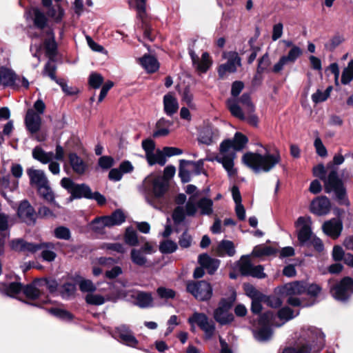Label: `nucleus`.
Wrapping results in <instances>:
<instances>
[{
	"label": "nucleus",
	"mask_w": 353,
	"mask_h": 353,
	"mask_svg": "<svg viewBox=\"0 0 353 353\" xmlns=\"http://www.w3.org/2000/svg\"><path fill=\"white\" fill-rule=\"evenodd\" d=\"M248 138L241 132H236L233 139L223 141L219 146V153L208 161H216L221 163L229 177H235L237 170L234 168L236 152L241 150L248 143Z\"/></svg>",
	"instance_id": "1"
},
{
	"label": "nucleus",
	"mask_w": 353,
	"mask_h": 353,
	"mask_svg": "<svg viewBox=\"0 0 353 353\" xmlns=\"http://www.w3.org/2000/svg\"><path fill=\"white\" fill-rule=\"evenodd\" d=\"M325 335L321 330L312 326L301 329L298 342L292 347L285 348L283 353H316L323 347Z\"/></svg>",
	"instance_id": "2"
},
{
	"label": "nucleus",
	"mask_w": 353,
	"mask_h": 353,
	"mask_svg": "<svg viewBox=\"0 0 353 353\" xmlns=\"http://www.w3.org/2000/svg\"><path fill=\"white\" fill-rule=\"evenodd\" d=\"M264 154L258 152H248L242 157V162L250 168L254 173L269 172L281 161L280 151L275 148L270 153L265 148Z\"/></svg>",
	"instance_id": "3"
},
{
	"label": "nucleus",
	"mask_w": 353,
	"mask_h": 353,
	"mask_svg": "<svg viewBox=\"0 0 353 353\" xmlns=\"http://www.w3.org/2000/svg\"><path fill=\"white\" fill-rule=\"evenodd\" d=\"M167 189V182L163 178L153 175L148 176L139 187V191L150 205H153V199H161Z\"/></svg>",
	"instance_id": "4"
},
{
	"label": "nucleus",
	"mask_w": 353,
	"mask_h": 353,
	"mask_svg": "<svg viewBox=\"0 0 353 353\" xmlns=\"http://www.w3.org/2000/svg\"><path fill=\"white\" fill-rule=\"evenodd\" d=\"M191 326V330L194 331L195 325H197L205 334L207 339H210L215 332V325L204 313L194 312L188 319Z\"/></svg>",
	"instance_id": "5"
},
{
	"label": "nucleus",
	"mask_w": 353,
	"mask_h": 353,
	"mask_svg": "<svg viewBox=\"0 0 353 353\" xmlns=\"http://www.w3.org/2000/svg\"><path fill=\"white\" fill-rule=\"evenodd\" d=\"M306 291V283L302 281H295L287 283L279 289V292L282 294L289 296L288 303L293 306H307V305L303 303L301 300L296 297V295L304 294Z\"/></svg>",
	"instance_id": "6"
},
{
	"label": "nucleus",
	"mask_w": 353,
	"mask_h": 353,
	"mask_svg": "<svg viewBox=\"0 0 353 353\" xmlns=\"http://www.w3.org/2000/svg\"><path fill=\"white\" fill-rule=\"evenodd\" d=\"M186 290L196 299L201 301H208L212 296V288L205 281H190L187 283Z\"/></svg>",
	"instance_id": "7"
},
{
	"label": "nucleus",
	"mask_w": 353,
	"mask_h": 353,
	"mask_svg": "<svg viewBox=\"0 0 353 353\" xmlns=\"http://www.w3.org/2000/svg\"><path fill=\"white\" fill-rule=\"evenodd\" d=\"M222 57L227 61L218 68L217 72L221 79H223L228 73L236 72L237 68L241 65V59L235 51L223 52Z\"/></svg>",
	"instance_id": "8"
},
{
	"label": "nucleus",
	"mask_w": 353,
	"mask_h": 353,
	"mask_svg": "<svg viewBox=\"0 0 353 353\" xmlns=\"http://www.w3.org/2000/svg\"><path fill=\"white\" fill-rule=\"evenodd\" d=\"M312 220L308 216H300L295 223L298 240L301 245H307L314 236L312 232Z\"/></svg>",
	"instance_id": "9"
},
{
	"label": "nucleus",
	"mask_w": 353,
	"mask_h": 353,
	"mask_svg": "<svg viewBox=\"0 0 353 353\" xmlns=\"http://www.w3.org/2000/svg\"><path fill=\"white\" fill-rule=\"evenodd\" d=\"M273 318L274 314L271 312H267L260 316L259 321L260 327L254 332V336L256 340L266 341L271 338L272 332L270 325L273 324Z\"/></svg>",
	"instance_id": "10"
},
{
	"label": "nucleus",
	"mask_w": 353,
	"mask_h": 353,
	"mask_svg": "<svg viewBox=\"0 0 353 353\" xmlns=\"http://www.w3.org/2000/svg\"><path fill=\"white\" fill-rule=\"evenodd\" d=\"M61 186L71 194L73 198L90 197V188L85 184L74 183L70 178L64 177L61 181Z\"/></svg>",
	"instance_id": "11"
},
{
	"label": "nucleus",
	"mask_w": 353,
	"mask_h": 353,
	"mask_svg": "<svg viewBox=\"0 0 353 353\" xmlns=\"http://www.w3.org/2000/svg\"><path fill=\"white\" fill-rule=\"evenodd\" d=\"M125 215L123 212L117 210L110 216H101L95 219L92 221L95 230H102L104 227H112L119 225L125 221Z\"/></svg>",
	"instance_id": "12"
},
{
	"label": "nucleus",
	"mask_w": 353,
	"mask_h": 353,
	"mask_svg": "<svg viewBox=\"0 0 353 353\" xmlns=\"http://www.w3.org/2000/svg\"><path fill=\"white\" fill-rule=\"evenodd\" d=\"M154 252H155L154 245L150 242H146L140 249H132L130 259L132 262L136 265L140 267L147 266L148 259L146 255L152 254Z\"/></svg>",
	"instance_id": "13"
},
{
	"label": "nucleus",
	"mask_w": 353,
	"mask_h": 353,
	"mask_svg": "<svg viewBox=\"0 0 353 353\" xmlns=\"http://www.w3.org/2000/svg\"><path fill=\"white\" fill-rule=\"evenodd\" d=\"M331 292L335 299L345 301L348 299L353 293V280L350 277H345L331 288Z\"/></svg>",
	"instance_id": "14"
},
{
	"label": "nucleus",
	"mask_w": 353,
	"mask_h": 353,
	"mask_svg": "<svg viewBox=\"0 0 353 353\" xmlns=\"http://www.w3.org/2000/svg\"><path fill=\"white\" fill-rule=\"evenodd\" d=\"M263 267L261 265H254L250 262L248 256H242L239 262V271L242 275L251 276L258 279H263L266 276Z\"/></svg>",
	"instance_id": "15"
},
{
	"label": "nucleus",
	"mask_w": 353,
	"mask_h": 353,
	"mask_svg": "<svg viewBox=\"0 0 353 353\" xmlns=\"http://www.w3.org/2000/svg\"><path fill=\"white\" fill-rule=\"evenodd\" d=\"M227 105L230 110L231 114L242 121H246L248 123L252 125L256 126L258 123V117L252 112H245V115L242 109L239 105L237 101L234 99H228L227 101Z\"/></svg>",
	"instance_id": "16"
},
{
	"label": "nucleus",
	"mask_w": 353,
	"mask_h": 353,
	"mask_svg": "<svg viewBox=\"0 0 353 353\" xmlns=\"http://www.w3.org/2000/svg\"><path fill=\"white\" fill-rule=\"evenodd\" d=\"M189 54L193 66L199 72L205 73L212 66V60L208 52H203L201 57H199L193 50H190Z\"/></svg>",
	"instance_id": "17"
},
{
	"label": "nucleus",
	"mask_w": 353,
	"mask_h": 353,
	"mask_svg": "<svg viewBox=\"0 0 353 353\" xmlns=\"http://www.w3.org/2000/svg\"><path fill=\"white\" fill-rule=\"evenodd\" d=\"M10 247L14 251L23 252L26 254H33L41 248L40 243H28L22 239L12 240L10 242Z\"/></svg>",
	"instance_id": "18"
},
{
	"label": "nucleus",
	"mask_w": 353,
	"mask_h": 353,
	"mask_svg": "<svg viewBox=\"0 0 353 353\" xmlns=\"http://www.w3.org/2000/svg\"><path fill=\"white\" fill-rule=\"evenodd\" d=\"M331 208L330 200L326 196H320L314 199L310 205V211L318 216L325 215Z\"/></svg>",
	"instance_id": "19"
},
{
	"label": "nucleus",
	"mask_w": 353,
	"mask_h": 353,
	"mask_svg": "<svg viewBox=\"0 0 353 353\" xmlns=\"http://www.w3.org/2000/svg\"><path fill=\"white\" fill-rule=\"evenodd\" d=\"M230 306L225 301H221L218 308L214 310V318L220 324L225 325L233 320L232 314L228 311Z\"/></svg>",
	"instance_id": "20"
},
{
	"label": "nucleus",
	"mask_w": 353,
	"mask_h": 353,
	"mask_svg": "<svg viewBox=\"0 0 353 353\" xmlns=\"http://www.w3.org/2000/svg\"><path fill=\"white\" fill-rule=\"evenodd\" d=\"M322 228L325 234L333 239H337L341 233L343 224L339 219L334 218L325 222Z\"/></svg>",
	"instance_id": "21"
},
{
	"label": "nucleus",
	"mask_w": 353,
	"mask_h": 353,
	"mask_svg": "<svg viewBox=\"0 0 353 353\" xmlns=\"http://www.w3.org/2000/svg\"><path fill=\"white\" fill-rule=\"evenodd\" d=\"M25 123L29 132L32 134L36 133L41 128V116L39 114H37L34 110L29 109L26 112Z\"/></svg>",
	"instance_id": "22"
},
{
	"label": "nucleus",
	"mask_w": 353,
	"mask_h": 353,
	"mask_svg": "<svg viewBox=\"0 0 353 353\" xmlns=\"http://www.w3.org/2000/svg\"><path fill=\"white\" fill-rule=\"evenodd\" d=\"M42 37L44 38V46L46 54L50 58H52L56 54L57 48L52 29L51 28H48L42 34Z\"/></svg>",
	"instance_id": "23"
},
{
	"label": "nucleus",
	"mask_w": 353,
	"mask_h": 353,
	"mask_svg": "<svg viewBox=\"0 0 353 353\" xmlns=\"http://www.w3.org/2000/svg\"><path fill=\"white\" fill-rule=\"evenodd\" d=\"M34 209L27 201H23L20 203L17 211L19 217L23 222H26L28 224L34 222Z\"/></svg>",
	"instance_id": "24"
},
{
	"label": "nucleus",
	"mask_w": 353,
	"mask_h": 353,
	"mask_svg": "<svg viewBox=\"0 0 353 353\" xmlns=\"http://www.w3.org/2000/svg\"><path fill=\"white\" fill-rule=\"evenodd\" d=\"M0 77L1 85L4 87H18L17 81L20 80V77L16 76L11 70L3 68H0Z\"/></svg>",
	"instance_id": "25"
},
{
	"label": "nucleus",
	"mask_w": 353,
	"mask_h": 353,
	"mask_svg": "<svg viewBox=\"0 0 353 353\" xmlns=\"http://www.w3.org/2000/svg\"><path fill=\"white\" fill-rule=\"evenodd\" d=\"M190 165H194L195 168H199L203 166V161H199L197 162H193L187 160H180V165L179 168V175L183 183H188L190 181V172L187 169V167Z\"/></svg>",
	"instance_id": "26"
},
{
	"label": "nucleus",
	"mask_w": 353,
	"mask_h": 353,
	"mask_svg": "<svg viewBox=\"0 0 353 353\" xmlns=\"http://www.w3.org/2000/svg\"><path fill=\"white\" fill-rule=\"evenodd\" d=\"M27 174L30 178V184L36 185L37 188L43 185L48 182L43 170L29 168L27 170Z\"/></svg>",
	"instance_id": "27"
},
{
	"label": "nucleus",
	"mask_w": 353,
	"mask_h": 353,
	"mask_svg": "<svg viewBox=\"0 0 353 353\" xmlns=\"http://www.w3.org/2000/svg\"><path fill=\"white\" fill-rule=\"evenodd\" d=\"M325 190L327 193L343 186L341 180L339 178L337 171L332 170L327 178L324 179Z\"/></svg>",
	"instance_id": "28"
},
{
	"label": "nucleus",
	"mask_w": 353,
	"mask_h": 353,
	"mask_svg": "<svg viewBox=\"0 0 353 353\" xmlns=\"http://www.w3.org/2000/svg\"><path fill=\"white\" fill-rule=\"evenodd\" d=\"M215 252L219 256H233L236 253L235 246L232 241L222 240L215 249Z\"/></svg>",
	"instance_id": "29"
},
{
	"label": "nucleus",
	"mask_w": 353,
	"mask_h": 353,
	"mask_svg": "<svg viewBox=\"0 0 353 353\" xmlns=\"http://www.w3.org/2000/svg\"><path fill=\"white\" fill-rule=\"evenodd\" d=\"M70 165L72 170L78 174H83L88 168L86 163L76 153H70L68 155Z\"/></svg>",
	"instance_id": "30"
},
{
	"label": "nucleus",
	"mask_w": 353,
	"mask_h": 353,
	"mask_svg": "<svg viewBox=\"0 0 353 353\" xmlns=\"http://www.w3.org/2000/svg\"><path fill=\"white\" fill-rule=\"evenodd\" d=\"M199 263L210 274H214L219 266V261L210 257L207 254L199 256Z\"/></svg>",
	"instance_id": "31"
},
{
	"label": "nucleus",
	"mask_w": 353,
	"mask_h": 353,
	"mask_svg": "<svg viewBox=\"0 0 353 353\" xmlns=\"http://www.w3.org/2000/svg\"><path fill=\"white\" fill-rule=\"evenodd\" d=\"M218 137V131L210 125L202 128L199 135V141L205 145L211 144L214 139Z\"/></svg>",
	"instance_id": "32"
},
{
	"label": "nucleus",
	"mask_w": 353,
	"mask_h": 353,
	"mask_svg": "<svg viewBox=\"0 0 353 353\" xmlns=\"http://www.w3.org/2000/svg\"><path fill=\"white\" fill-rule=\"evenodd\" d=\"M164 111L168 116H172L179 109V103L176 98L168 93L163 97Z\"/></svg>",
	"instance_id": "33"
},
{
	"label": "nucleus",
	"mask_w": 353,
	"mask_h": 353,
	"mask_svg": "<svg viewBox=\"0 0 353 353\" xmlns=\"http://www.w3.org/2000/svg\"><path fill=\"white\" fill-rule=\"evenodd\" d=\"M85 301L87 303L90 305H103L106 301H113L115 302L117 301V298L111 296L110 294H106L105 296L94 294L93 292L88 293L85 296Z\"/></svg>",
	"instance_id": "34"
},
{
	"label": "nucleus",
	"mask_w": 353,
	"mask_h": 353,
	"mask_svg": "<svg viewBox=\"0 0 353 353\" xmlns=\"http://www.w3.org/2000/svg\"><path fill=\"white\" fill-rule=\"evenodd\" d=\"M117 332L119 334L121 340L128 345L135 346L138 341L132 335L131 331L125 325H121L117 329Z\"/></svg>",
	"instance_id": "35"
},
{
	"label": "nucleus",
	"mask_w": 353,
	"mask_h": 353,
	"mask_svg": "<svg viewBox=\"0 0 353 353\" xmlns=\"http://www.w3.org/2000/svg\"><path fill=\"white\" fill-rule=\"evenodd\" d=\"M134 303L141 308L150 307L153 305V297L151 293L138 292L134 296Z\"/></svg>",
	"instance_id": "36"
},
{
	"label": "nucleus",
	"mask_w": 353,
	"mask_h": 353,
	"mask_svg": "<svg viewBox=\"0 0 353 353\" xmlns=\"http://www.w3.org/2000/svg\"><path fill=\"white\" fill-rule=\"evenodd\" d=\"M41 250V257L43 261L48 262L53 261L57 257V254L54 252L55 245L54 243H40Z\"/></svg>",
	"instance_id": "37"
},
{
	"label": "nucleus",
	"mask_w": 353,
	"mask_h": 353,
	"mask_svg": "<svg viewBox=\"0 0 353 353\" xmlns=\"http://www.w3.org/2000/svg\"><path fill=\"white\" fill-rule=\"evenodd\" d=\"M34 24L36 28L42 30V34L47 30L48 19L44 12L38 8L33 9Z\"/></svg>",
	"instance_id": "38"
},
{
	"label": "nucleus",
	"mask_w": 353,
	"mask_h": 353,
	"mask_svg": "<svg viewBox=\"0 0 353 353\" xmlns=\"http://www.w3.org/2000/svg\"><path fill=\"white\" fill-rule=\"evenodd\" d=\"M139 63L148 72H154L159 68V64L156 58L150 55H144L139 59Z\"/></svg>",
	"instance_id": "39"
},
{
	"label": "nucleus",
	"mask_w": 353,
	"mask_h": 353,
	"mask_svg": "<svg viewBox=\"0 0 353 353\" xmlns=\"http://www.w3.org/2000/svg\"><path fill=\"white\" fill-rule=\"evenodd\" d=\"M23 290L20 283L12 282L9 284L1 283L0 285V291L10 296H15Z\"/></svg>",
	"instance_id": "40"
},
{
	"label": "nucleus",
	"mask_w": 353,
	"mask_h": 353,
	"mask_svg": "<svg viewBox=\"0 0 353 353\" xmlns=\"http://www.w3.org/2000/svg\"><path fill=\"white\" fill-rule=\"evenodd\" d=\"M33 158L43 164L50 163L54 159L53 152H46L40 147H36L32 151Z\"/></svg>",
	"instance_id": "41"
},
{
	"label": "nucleus",
	"mask_w": 353,
	"mask_h": 353,
	"mask_svg": "<svg viewBox=\"0 0 353 353\" xmlns=\"http://www.w3.org/2000/svg\"><path fill=\"white\" fill-rule=\"evenodd\" d=\"M145 158L150 165H153L156 163H158L160 165H164L166 163V159L164 156L163 150H154L151 154H148Z\"/></svg>",
	"instance_id": "42"
},
{
	"label": "nucleus",
	"mask_w": 353,
	"mask_h": 353,
	"mask_svg": "<svg viewBox=\"0 0 353 353\" xmlns=\"http://www.w3.org/2000/svg\"><path fill=\"white\" fill-rule=\"evenodd\" d=\"M46 12L56 23H59L64 16V10L59 4L46 10Z\"/></svg>",
	"instance_id": "43"
},
{
	"label": "nucleus",
	"mask_w": 353,
	"mask_h": 353,
	"mask_svg": "<svg viewBox=\"0 0 353 353\" xmlns=\"http://www.w3.org/2000/svg\"><path fill=\"white\" fill-rule=\"evenodd\" d=\"M197 207L202 215H210L213 212V201L210 199H201L197 203Z\"/></svg>",
	"instance_id": "44"
},
{
	"label": "nucleus",
	"mask_w": 353,
	"mask_h": 353,
	"mask_svg": "<svg viewBox=\"0 0 353 353\" xmlns=\"http://www.w3.org/2000/svg\"><path fill=\"white\" fill-rule=\"evenodd\" d=\"M275 253V250L271 246L261 245L255 246L252 252V255L261 257L263 256H270Z\"/></svg>",
	"instance_id": "45"
},
{
	"label": "nucleus",
	"mask_w": 353,
	"mask_h": 353,
	"mask_svg": "<svg viewBox=\"0 0 353 353\" xmlns=\"http://www.w3.org/2000/svg\"><path fill=\"white\" fill-rule=\"evenodd\" d=\"M332 90V86H328L325 91L317 90L316 92L312 94V100L314 103H319L325 101L330 97Z\"/></svg>",
	"instance_id": "46"
},
{
	"label": "nucleus",
	"mask_w": 353,
	"mask_h": 353,
	"mask_svg": "<svg viewBox=\"0 0 353 353\" xmlns=\"http://www.w3.org/2000/svg\"><path fill=\"white\" fill-rule=\"evenodd\" d=\"M353 80V59H352L347 64V66L344 68L341 75V83L343 85L348 84Z\"/></svg>",
	"instance_id": "47"
},
{
	"label": "nucleus",
	"mask_w": 353,
	"mask_h": 353,
	"mask_svg": "<svg viewBox=\"0 0 353 353\" xmlns=\"http://www.w3.org/2000/svg\"><path fill=\"white\" fill-rule=\"evenodd\" d=\"M38 188V192L41 196L48 202H52L54 200V196L52 190L49 186L48 182Z\"/></svg>",
	"instance_id": "48"
},
{
	"label": "nucleus",
	"mask_w": 353,
	"mask_h": 353,
	"mask_svg": "<svg viewBox=\"0 0 353 353\" xmlns=\"http://www.w3.org/2000/svg\"><path fill=\"white\" fill-rule=\"evenodd\" d=\"M297 314H294L293 310H292L290 307H285L281 308L278 312V317L283 320V322L281 324L275 323V326L279 327L285 322L293 319L296 316Z\"/></svg>",
	"instance_id": "49"
},
{
	"label": "nucleus",
	"mask_w": 353,
	"mask_h": 353,
	"mask_svg": "<svg viewBox=\"0 0 353 353\" xmlns=\"http://www.w3.org/2000/svg\"><path fill=\"white\" fill-rule=\"evenodd\" d=\"M75 290L76 287L74 284L67 283L59 289V293L63 299H69L74 294Z\"/></svg>",
	"instance_id": "50"
},
{
	"label": "nucleus",
	"mask_w": 353,
	"mask_h": 353,
	"mask_svg": "<svg viewBox=\"0 0 353 353\" xmlns=\"http://www.w3.org/2000/svg\"><path fill=\"white\" fill-rule=\"evenodd\" d=\"M303 54L301 48L297 46H293L287 55H283L290 63H294Z\"/></svg>",
	"instance_id": "51"
},
{
	"label": "nucleus",
	"mask_w": 353,
	"mask_h": 353,
	"mask_svg": "<svg viewBox=\"0 0 353 353\" xmlns=\"http://www.w3.org/2000/svg\"><path fill=\"white\" fill-rule=\"evenodd\" d=\"M54 236L61 240H70L71 232L69 228L65 226H59L54 230Z\"/></svg>",
	"instance_id": "52"
},
{
	"label": "nucleus",
	"mask_w": 353,
	"mask_h": 353,
	"mask_svg": "<svg viewBox=\"0 0 353 353\" xmlns=\"http://www.w3.org/2000/svg\"><path fill=\"white\" fill-rule=\"evenodd\" d=\"M177 249V244L171 241L165 240L159 245V250L163 254L172 253Z\"/></svg>",
	"instance_id": "53"
},
{
	"label": "nucleus",
	"mask_w": 353,
	"mask_h": 353,
	"mask_svg": "<svg viewBox=\"0 0 353 353\" xmlns=\"http://www.w3.org/2000/svg\"><path fill=\"white\" fill-rule=\"evenodd\" d=\"M158 296L164 300L172 299L175 297L176 292L174 290L165 287H159L157 289Z\"/></svg>",
	"instance_id": "54"
},
{
	"label": "nucleus",
	"mask_w": 353,
	"mask_h": 353,
	"mask_svg": "<svg viewBox=\"0 0 353 353\" xmlns=\"http://www.w3.org/2000/svg\"><path fill=\"white\" fill-rule=\"evenodd\" d=\"M124 239L125 242L130 246H136L139 243L137 232L130 228L126 230Z\"/></svg>",
	"instance_id": "55"
},
{
	"label": "nucleus",
	"mask_w": 353,
	"mask_h": 353,
	"mask_svg": "<svg viewBox=\"0 0 353 353\" xmlns=\"http://www.w3.org/2000/svg\"><path fill=\"white\" fill-rule=\"evenodd\" d=\"M343 41L344 38L343 36L336 34L325 44V48L330 51H332Z\"/></svg>",
	"instance_id": "56"
},
{
	"label": "nucleus",
	"mask_w": 353,
	"mask_h": 353,
	"mask_svg": "<svg viewBox=\"0 0 353 353\" xmlns=\"http://www.w3.org/2000/svg\"><path fill=\"white\" fill-rule=\"evenodd\" d=\"M18 181L13 180L10 181L8 175L0 178V185L5 188H8L10 191L16 190L18 187Z\"/></svg>",
	"instance_id": "57"
},
{
	"label": "nucleus",
	"mask_w": 353,
	"mask_h": 353,
	"mask_svg": "<svg viewBox=\"0 0 353 353\" xmlns=\"http://www.w3.org/2000/svg\"><path fill=\"white\" fill-rule=\"evenodd\" d=\"M23 292L28 298L32 299H35L40 295V292L36 288L34 284H30L26 286L23 288Z\"/></svg>",
	"instance_id": "58"
},
{
	"label": "nucleus",
	"mask_w": 353,
	"mask_h": 353,
	"mask_svg": "<svg viewBox=\"0 0 353 353\" xmlns=\"http://www.w3.org/2000/svg\"><path fill=\"white\" fill-rule=\"evenodd\" d=\"M239 101L244 106L245 112H252L254 111V106L251 101L250 96L248 94H243L239 99Z\"/></svg>",
	"instance_id": "59"
},
{
	"label": "nucleus",
	"mask_w": 353,
	"mask_h": 353,
	"mask_svg": "<svg viewBox=\"0 0 353 353\" xmlns=\"http://www.w3.org/2000/svg\"><path fill=\"white\" fill-rule=\"evenodd\" d=\"M103 77L98 73H92L90 75L89 84L92 88L94 89L99 88L103 83Z\"/></svg>",
	"instance_id": "60"
},
{
	"label": "nucleus",
	"mask_w": 353,
	"mask_h": 353,
	"mask_svg": "<svg viewBox=\"0 0 353 353\" xmlns=\"http://www.w3.org/2000/svg\"><path fill=\"white\" fill-rule=\"evenodd\" d=\"M79 289L81 292L92 293L96 290V287L92 281L83 279L79 282Z\"/></svg>",
	"instance_id": "61"
},
{
	"label": "nucleus",
	"mask_w": 353,
	"mask_h": 353,
	"mask_svg": "<svg viewBox=\"0 0 353 353\" xmlns=\"http://www.w3.org/2000/svg\"><path fill=\"white\" fill-rule=\"evenodd\" d=\"M197 204H195V196L193 195L190 197L185 205V212L188 216H194L197 210Z\"/></svg>",
	"instance_id": "62"
},
{
	"label": "nucleus",
	"mask_w": 353,
	"mask_h": 353,
	"mask_svg": "<svg viewBox=\"0 0 353 353\" xmlns=\"http://www.w3.org/2000/svg\"><path fill=\"white\" fill-rule=\"evenodd\" d=\"M314 146L316 149V153L320 157H325L327 155V149L319 137H316L315 139L314 142Z\"/></svg>",
	"instance_id": "63"
},
{
	"label": "nucleus",
	"mask_w": 353,
	"mask_h": 353,
	"mask_svg": "<svg viewBox=\"0 0 353 353\" xmlns=\"http://www.w3.org/2000/svg\"><path fill=\"white\" fill-rule=\"evenodd\" d=\"M145 1L146 0H133L131 3V7H134L140 17H143L145 11Z\"/></svg>",
	"instance_id": "64"
}]
</instances>
